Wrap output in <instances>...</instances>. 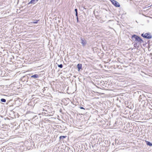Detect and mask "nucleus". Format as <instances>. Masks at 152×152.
Segmentation results:
<instances>
[{
    "instance_id": "nucleus-31",
    "label": "nucleus",
    "mask_w": 152,
    "mask_h": 152,
    "mask_svg": "<svg viewBox=\"0 0 152 152\" xmlns=\"http://www.w3.org/2000/svg\"><path fill=\"white\" fill-rule=\"evenodd\" d=\"M135 115L134 114H133V115H132V116L133 117H135V116H134V115Z\"/></svg>"
},
{
    "instance_id": "nucleus-15",
    "label": "nucleus",
    "mask_w": 152,
    "mask_h": 152,
    "mask_svg": "<svg viewBox=\"0 0 152 152\" xmlns=\"http://www.w3.org/2000/svg\"><path fill=\"white\" fill-rule=\"evenodd\" d=\"M105 84L104 86V87H108V86H109V84L108 83V82L107 81H105L104 82Z\"/></svg>"
},
{
    "instance_id": "nucleus-24",
    "label": "nucleus",
    "mask_w": 152,
    "mask_h": 152,
    "mask_svg": "<svg viewBox=\"0 0 152 152\" xmlns=\"http://www.w3.org/2000/svg\"><path fill=\"white\" fill-rule=\"evenodd\" d=\"M39 21V20H36L35 21L33 22H31V23H37Z\"/></svg>"
},
{
    "instance_id": "nucleus-38",
    "label": "nucleus",
    "mask_w": 152,
    "mask_h": 152,
    "mask_svg": "<svg viewBox=\"0 0 152 152\" xmlns=\"http://www.w3.org/2000/svg\"><path fill=\"white\" fill-rule=\"evenodd\" d=\"M99 104H101V102H99Z\"/></svg>"
},
{
    "instance_id": "nucleus-10",
    "label": "nucleus",
    "mask_w": 152,
    "mask_h": 152,
    "mask_svg": "<svg viewBox=\"0 0 152 152\" xmlns=\"http://www.w3.org/2000/svg\"><path fill=\"white\" fill-rule=\"evenodd\" d=\"M141 43H139L138 42H136L134 44V48L138 49L139 47V45Z\"/></svg>"
},
{
    "instance_id": "nucleus-12",
    "label": "nucleus",
    "mask_w": 152,
    "mask_h": 152,
    "mask_svg": "<svg viewBox=\"0 0 152 152\" xmlns=\"http://www.w3.org/2000/svg\"><path fill=\"white\" fill-rule=\"evenodd\" d=\"M141 104H142V106L144 107L148 106L147 102L144 101H142L141 102Z\"/></svg>"
},
{
    "instance_id": "nucleus-14",
    "label": "nucleus",
    "mask_w": 152,
    "mask_h": 152,
    "mask_svg": "<svg viewBox=\"0 0 152 152\" xmlns=\"http://www.w3.org/2000/svg\"><path fill=\"white\" fill-rule=\"evenodd\" d=\"M146 145L149 146L151 147L152 146V143L151 142H150L147 141L146 140L145 141Z\"/></svg>"
},
{
    "instance_id": "nucleus-30",
    "label": "nucleus",
    "mask_w": 152,
    "mask_h": 152,
    "mask_svg": "<svg viewBox=\"0 0 152 152\" xmlns=\"http://www.w3.org/2000/svg\"><path fill=\"white\" fill-rule=\"evenodd\" d=\"M75 11L76 13L77 12V9H75Z\"/></svg>"
},
{
    "instance_id": "nucleus-7",
    "label": "nucleus",
    "mask_w": 152,
    "mask_h": 152,
    "mask_svg": "<svg viewBox=\"0 0 152 152\" xmlns=\"http://www.w3.org/2000/svg\"><path fill=\"white\" fill-rule=\"evenodd\" d=\"M141 36L147 39H150L152 37L151 35L149 33H146L145 34H144V33L142 34Z\"/></svg>"
},
{
    "instance_id": "nucleus-1",
    "label": "nucleus",
    "mask_w": 152,
    "mask_h": 152,
    "mask_svg": "<svg viewBox=\"0 0 152 152\" xmlns=\"http://www.w3.org/2000/svg\"><path fill=\"white\" fill-rule=\"evenodd\" d=\"M101 73L98 74V75H96V99H99L101 98V96L96 97V94L98 95L103 94L102 90L104 88V86L105 84L104 82L103 81L102 79V77H101Z\"/></svg>"
},
{
    "instance_id": "nucleus-3",
    "label": "nucleus",
    "mask_w": 152,
    "mask_h": 152,
    "mask_svg": "<svg viewBox=\"0 0 152 152\" xmlns=\"http://www.w3.org/2000/svg\"><path fill=\"white\" fill-rule=\"evenodd\" d=\"M131 39L133 40L134 41L139 43H145V41L140 36L136 34H134L132 35Z\"/></svg>"
},
{
    "instance_id": "nucleus-8",
    "label": "nucleus",
    "mask_w": 152,
    "mask_h": 152,
    "mask_svg": "<svg viewBox=\"0 0 152 152\" xmlns=\"http://www.w3.org/2000/svg\"><path fill=\"white\" fill-rule=\"evenodd\" d=\"M111 1L113 4L116 7H120V5L119 3L117 1L115 0H111Z\"/></svg>"
},
{
    "instance_id": "nucleus-5",
    "label": "nucleus",
    "mask_w": 152,
    "mask_h": 152,
    "mask_svg": "<svg viewBox=\"0 0 152 152\" xmlns=\"http://www.w3.org/2000/svg\"><path fill=\"white\" fill-rule=\"evenodd\" d=\"M96 127L101 126V123L103 122V120L98 115H96Z\"/></svg>"
},
{
    "instance_id": "nucleus-33",
    "label": "nucleus",
    "mask_w": 152,
    "mask_h": 152,
    "mask_svg": "<svg viewBox=\"0 0 152 152\" xmlns=\"http://www.w3.org/2000/svg\"><path fill=\"white\" fill-rule=\"evenodd\" d=\"M76 15L77 16V13H76Z\"/></svg>"
},
{
    "instance_id": "nucleus-40",
    "label": "nucleus",
    "mask_w": 152,
    "mask_h": 152,
    "mask_svg": "<svg viewBox=\"0 0 152 152\" xmlns=\"http://www.w3.org/2000/svg\"><path fill=\"white\" fill-rule=\"evenodd\" d=\"M96 134H96H96H96Z\"/></svg>"
},
{
    "instance_id": "nucleus-29",
    "label": "nucleus",
    "mask_w": 152,
    "mask_h": 152,
    "mask_svg": "<svg viewBox=\"0 0 152 152\" xmlns=\"http://www.w3.org/2000/svg\"><path fill=\"white\" fill-rule=\"evenodd\" d=\"M145 43L146 44H148H148H149V41H147V43H146V42H145Z\"/></svg>"
},
{
    "instance_id": "nucleus-17",
    "label": "nucleus",
    "mask_w": 152,
    "mask_h": 152,
    "mask_svg": "<svg viewBox=\"0 0 152 152\" xmlns=\"http://www.w3.org/2000/svg\"><path fill=\"white\" fill-rule=\"evenodd\" d=\"M77 67L78 69V71H79L80 69H81L82 65L81 64H78L77 65Z\"/></svg>"
},
{
    "instance_id": "nucleus-34",
    "label": "nucleus",
    "mask_w": 152,
    "mask_h": 152,
    "mask_svg": "<svg viewBox=\"0 0 152 152\" xmlns=\"http://www.w3.org/2000/svg\"><path fill=\"white\" fill-rule=\"evenodd\" d=\"M112 145H114V142H113V143H112Z\"/></svg>"
},
{
    "instance_id": "nucleus-36",
    "label": "nucleus",
    "mask_w": 152,
    "mask_h": 152,
    "mask_svg": "<svg viewBox=\"0 0 152 152\" xmlns=\"http://www.w3.org/2000/svg\"><path fill=\"white\" fill-rule=\"evenodd\" d=\"M95 18H96V19H97V17L96 16L95 17Z\"/></svg>"
},
{
    "instance_id": "nucleus-9",
    "label": "nucleus",
    "mask_w": 152,
    "mask_h": 152,
    "mask_svg": "<svg viewBox=\"0 0 152 152\" xmlns=\"http://www.w3.org/2000/svg\"><path fill=\"white\" fill-rule=\"evenodd\" d=\"M148 106L151 109H152V99H149L147 100Z\"/></svg>"
},
{
    "instance_id": "nucleus-11",
    "label": "nucleus",
    "mask_w": 152,
    "mask_h": 152,
    "mask_svg": "<svg viewBox=\"0 0 152 152\" xmlns=\"http://www.w3.org/2000/svg\"><path fill=\"white\" fill-rule=\"evenodd\" d=\"M140 98L142 99V101H146L147 102V100L149 99H147L145 96L143 95H140Z\"/></svg>"
},
{
    "instance_id": "nucleus-4",
    "label": "nucleus",
    "mask_w": 152,
    "mask_h": 152,
    "mask_svg": "<svg viewBox=\"0 0 152 152\" xmlns=\"http://www.w3.org/2000/svg\"><path fill=\"white\" fill-rule=\"evenodd\" d=\"M101 141V138L99 137H98L97 136L96 140V142H97V143H96V147L97 148V150H96V152H102L101 151V145H100V143Z\"/></svg>"
},
{
    "instance_id": "nucleus-13",
    "label": "nucleus",
    "mask_w": 152,
    "mask_h": 152,
    "mask_svg": "<svg viewBox=\"0 0 152 152\" xmlns=\"http://www.w3.org/2000/svg\"><path fill=\"white\" fill-rule=\"evenodd\" d=\"M115 144L116 145H120L121 143V141L120 142L119 140L117 139H115Z\"/></svg>"
},
{
    "instance_id": "nucleus-19",
    "label": "nucleus",
    "mask_w": 152,
    "mask_h": 152,
    "mask_svg": "<svg viewBox=\"0 0 152 152\" xmlns=\"http://www.w3.org/2000/svg\"><path fill=\"white\" fill-rule=\"evenodd\" d=\"M38 1V0H36V1ZM35 3V0H31L29 3L28 4H34Z\"/></svg>"
},
{
    "instance_id": "nucleus-27",
    "label": "nucleus",
    "mask_w": 152,
    "mask_h": 152,
    "mask_svg": "<svg viewBox=\"0 0 152 152\" xmlns=\"http://www.w3.org/2000/svg\"><path fill=\"white\" fill-rule=\"evenodd\" d=\"M117 121H116L115 123V124H114V126H116V124H117Z\"/></svg>"
},
{
    "instance_id": "nucleus-37",
    "label": "nucleus",
    "mask_w": 152,
    "mask_h": 152,
    "mask_svg": "<svg viewBox=\"0 0 152 152\" xmlns=\"http://www.w3.org/2000/svg\"><path fill=\"white\" fill-rule=\"evenodd\" d=\"M112 148H115V147L112 146Z\"/></svg>"
},
{
    "instance_id": "nucleus-6",
    "label": "nucleus",
    "mask_w": 152,
    "mask_h": 152,
    "mask_svg": "<svg viewBox=\"0 0 152 152\" xmlns=\"http://www.w3.org/2000/svg\"><path fill=\"white\" fill-rule=\"evenodd\" d=\"M98 52H97V50H96V53L97 54V55H96V56L97 58L99 59H101L102 56H103V53L102 51L100 50V52L98 51V50H97Z\"/></svg>"
},
{
    "instance_id": "nucleus-16",
    "label": "nucleus",
    "mask_w": 152,
    "mask_h": 152,
    "mask_svg": "<svg viewBox=\"0 0 152 152\" xmlns=\"http://www.w3.org/2000/svg\"><path fill=\"white\" fill-rule=\"evenodd\" d=\"M81 43L84 46L86 44V41L84 40L83 39H81Z\"/></svg>"
},
{
    "instance_id": "nucleus-18",
    "label": "nucleus",
    "mask_w": 152,
    "mask_h": 152,
    "mask_svg": "<svg viewBox=\"0 0 152 152\" xmlns=\"http://www.w3.org/2000/svg\"><path fill=\"white\" fill-rule=\"evenodd\" d=\"M39 77V76L37 74H35L34 75H32L31 76V78H38Z\"/></svg>"
},
{
    "instance_id": "nucleus-26",
    "label": "nucleus",
    "mask_w": 152,
    "mask_h": 152,
    "mask_svg": "<svg viewBox=\"0 0 152 152\" xmlns=\"http://www.w3.org/2000/svg\"><path fill=\"white\" fill-rule=\"evenodd\" d=\"M80 109L85 110V109L84 108H83V107H80Z\"/></svg>"
},
{
    "instance_id": "nucleus-39",
    "label": "nucleus",
    "mask_w": 152,
    "mask_h": 152,
    "mask_svg": "<svg viewBox=\"0 0 152 152\" xmlns=\"http://www.w3.org/2000/svg\"><path fill=\"white\" fill-rule=\"evenodd\" d=\"M96 130H98V129H96Z\"/></svg>"
},
{
    "instance_id": "nucleus-2",
    "label": "nucleus",
    "mask_w": 152,
    "mask_h": 152,
    "mask_svg": "<svg viewBox=\"0 0 152 152\" xmlns=\"http://www.w3.org/2000/svg\"><path fill=\"white\" fill-rule=\"evenodd\" d=\"M102 60L101 59L97 60L96 59V74L101 73L102 66Z\"/></svg>"
},
{
    "instance_id": "nucleus-21",
    "label": "nucleus",
    "mask_w": 152,
    "mask_h": 152,
    "mask_svg": "<svg viewBox=\"0 0 152 152\" xmlns=\"http://www.w3.org/2000/svg\"><path fill=\"white\" fill-rule=\"evenodd\" d=\"M66 137V136H61L59 138L60 140L61 139H63L65 138Z\"/></svg>"
},
{
    "instance_id": "nucleus-32",
    "label": "nucleus",
    "mask_w": 152,
    "mask_h": 152,
    "mask_svg": "<svg viewBox=\"0 0 152 152\" xmlns=\"http://www.w3.org/2000/svg\"><path fill=\"white\" fill-rule=\"evenodd\" d=\"M117 151V150H116V149H115L114 151L113 152H115V151Z\"/></svg>"
},
{
    "instance_id": "nucleus-25",
    "label": "nucleus",
    "mask_w": 152,
    "mask_h": 152,
    "mask_svg": "<svg viewBox=\"0 0 152 152\" xmlns=\"http://www.w3.org/2000/svg\"><path fill=\"white\" fill-rule=\"evenodd\" d=\"M142 100V99H141V98H140V96L139 98H138V100L139 102H141Z\"/></svg>"
},
{
    "instance_id": "nucleus-22",
    "label": "nucleus",
    "mask_w": 152,
    "mask_h": 152,
    "mask_svg": "<svg viewBox=\"0 0 152 152\" xmlns=\"http://www.w3.org/2000/svg\"><path fill=\"white\" fill-rule=\"evenodd\" d=\"M1 102H6V100L5 99H1Z\"/></svg>"
},
{
    "instance_id": "nucleus-28",
    "label": "nucleus",
    "mask_w": 152,
    "mask_h": 152,
    "mask_svg": "<svg viewBox=\"0 0 152 152\" xmlns=\"http://www.w3.org/2000/svg\"><path fill=\"white\" fill-rule=\"evenodd\" d=\"M101 106V104H99V106H98V108H99V107L100 108V107H100V106Z\"/></svg>"
},
{
    "instance_id": "nucleus-20",
    "label": "nucleus",
    "mask_w": 152,
    "mask_h": 152,
    "mask_svg": "<svg viewBox=\"0 0 152 152\" xmlns=\"http://www.w3.org/2000/svg\"><path fill=\"white\" fill-rule=\"evenodd\" d=\"M97 107V105L96 104V107ZM96 108L97 109H98L97 108ZM101 110V109L100 108H98V110H96V109L95 110V111H96V112H97V113H98V112H99V111H100V110Z\"/></svg>"
},
{
    "instance_id": "nucleus-35",
    "label": "nucleus",
    "mask_w": 152,
    "mask_h": 152,
    "mask_svg": "<svg viewBox=\"0 0 152 152\" xmlns=\"http://www.w3.org/2000/svg\"><path fill=\"white\" fill-rule=\"evenodd\" d=\"M110 142H109V145H108V146H109L110 145Z\"/></svg>"
},
{
    "instance_id": "nucleus-23",
    "label": "nucleus",
    "mask_w": 152,
    "mask_h": 152,
    "mask_svg": "<svg viewBox=\"0 0 152 152\" xmlns=\"http://www.w3.org/2000/svg\"><path fill=\"white\" fill-rule=\"evenodd\" d=\"M58 67L60 68H62L63 67V65L62 64H60V65H58Z\"/></svg>"
}]
</instances>
